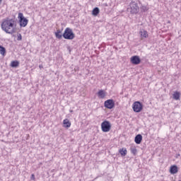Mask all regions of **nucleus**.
<instances>
[{"label":"nucleus","instance_id":"obj_1","mask_svg":"<svg viewBox=\"0 0 181 181\" xmlns=\"http://www.w3.org/2000/svg\"><path fill=\"white\" fill-rule=\"evenodd\" d=\"M17 22L16 20L13 18L4 20L1 23V29L6 33L8 35H12L15 33V30L16 29Z\"/></svg>","mask_w":181,"mask_h":181},{"label":"nucleus","instance_id":"obj_2","mask_svg":"<svg viewBox=\"0 0 181 181\" xmlns=\"http://www.w3.org/2000/svg\"><path fill=\"white\" fill-rule=\"evenodd\" d=\"M64 39H66L67 40H73L76 35L73 32V30L70 28H66L62 35Z\"/></svg>","mask_w":181,"mask_h":181},{"label":"nucleus","instance_id":"obj_3","mask_svg":"<svg viewBox=\"0 0 181 181\" xmlns=\"http://www.w3.org/2000/svg\"><path fill=\"white\" fill-rule=\"evenodd\" d=\"M18 22L21 28H25L28 25L29 21L23 16V13H19L18 16Z\"/></svg>","mask_w":181,"mask_h":181},{"label":"nucleus","instance_id":"obj_4","mask_svg":"<svg viewBox=\"0 0 181 181\" xmlns=\"http://www.w3.org/2000/svg\"><path fill=\"white\" fill-rule=\"evenodd\" d=\"M130 8H128V11L132 13H138L139 12V6H138V4L134 1H132L129 4Z\"/></svg>","mask_w":181,"mask_h":181},{"label":"nucleus","instance_id":"obj_5","mask_svg":"<svg viewBox=\"0 0 181 181\" xmlns=\"http://www.w3.org/2000/svg\"><path fill=\"white\" fill-rule=\"evenodd\" d=\"M101 128H102L103 132H110V129H111V123L105 120L103 122H102Z\"/></svg>","mask_w":181,"mask_h":181},{"label":"nucleus","instance_id":"obj_6","mask_svg":"<svg viewBox=\"0 0 181 181\" xmlns=\"http://www.w3.org/2000/svg\"><path fill=\"white\" fill-rule=\"evenodd\" d=\"M132 108L134 112H141L142 111L143 106L141 104V102L136 101L133 103Z\"/></svg>","mask_w":181,"mask_h":181},{"label":"nucleus","instance_id":"obj_7","mask_svg":"<svg viewBox=\"0 0 181 181\" xmlns=\"http://www.w3.org/2000/svg\"><path fill=\"white\" fill-rule=\"evenodd\" d=\"M115 103L112 99H109L105 101V108H108V110H112V107H115Z\"/></svg>","mask_w":181,"mask_h":181},{"label":"nucleus","instance_id":"obj_8","mask_svg":"<svg viewBox=\"0 0 181 181\" xmlns=\"http://www.w3.org/2000/svg\"><path fill=\"white\" fill-rule=\"evenodd\" d=\"M130 62L132 64H139L141 63V58L138 56H133L130 58Z\"/></svg>","mask_w":181,"mask_h":181},{"label":"nucleus","instance_id":"obj_9","mask_svg":"<svg viewBox=\"0 0 181 181\" xmlns=\"http://www.w3.org/2000/svg\"><path fill=\"white\" fill-rule=\"evenodd\" d=\"M139 34L141 36V39H142V40L146 39V37H148V31H146L144 29L140 30Z\"/></svg>","mask_w":181,"mask_h":181},{"label":"nucleus","instance_id":"obj_10","mask_svg":"<svg viewBox=\"0 0 181 181\" xmlns=\"http://www.w3.org/2000/svg\"><path fill=\"white\" fill-rule=\"evenodd\" d=\"M134 142H135L136 144H137V145H139V144H141V142H142V135H141V134H137V135L135 136Z\"/></svg>","mask_w":181,"mask_h":181},{"label":"nucleus","instance_id":"obj_11","mask_svg":"<svg viewBox=\"0 0 181 181\" xmlns=\"http://www.w3.org/2000/svg\"><path fill=\"white\" fill-rule=\"evenodd\" d=\"M63 124L64 128H70V127H71V122H70V120H69V119H64Z\"/></svg>","mask_w":181,"mask_h":181},{"label":"nucleus","instance_id":"obj_12","mask_svg":"<svg viewBox=\"0 0 181 181\" xmlns=\"http://www.w3.org/2000/svg\"><path fill=\"white\" fill-rule=\"evenodd\" d=\"M173 98L176 100H180V92H178V91L174 92V93L173 94Z\"/></svg>","mask_w":181,"mask_h":181},{"label":"nucleus","instance_id":"obj_13","mask_svg":"<svg viewBox=\"0 0 181 181\" xmlns=\"http://www.w3.org/2000/svg\"><path fill=\"white\" fill-rule=\"evenodd\" d=\"M170 172L172 175H175V173H177V166L176 165L171 166Z\"/></svg>","mask_w":181,"mask_h":181},{"label":"nucleus","instance_id":"obj_14","mask_svg":"<svg viewBox=\"0 0 181 181\" xmlns=\"http://www.w3.org/2000/svg\"><path fill=\"white\" fill-rule=\"evenodd\" d=\"M127 152L128 151H127V148H122L119 150V153H120L121 156H127Z\"/></svg>","mask_w":181,"mask_h":181},{"label":"nucleus","instance_id":"obj_15","mask_svg":"<svg viewBox=\"0 0 181 181\" xmlns=\"http://www.w3.org/2000/svg\"><path fill=\"white\" fill-rule=\"evenodd\" d=\"M98 96L99 98H104L105 97V91L100 90L98 93Z\"/></svg>","mask_w":181,"mask_h":181},{"label":"nucleus","instance_id":"obj_16","mask_svg":"<svg viewBox=\"0 0 181 181\" xmlns=\"http://www.w3.org/2000/svg\"><path fill=\"white\" fill-rule=\"evenodd\" d=\"M55 37L57 39H62V37H63V35H62V30H57V32H55Z\"/></svg>","mask_w":181,"mask_h":181},{"label":"nucleus","instance_id":"obj_17","mask_svg":"<svg viewBox=\"0 0 181 181\" xmlns=\"http://www.w3.org/2000/svg\"><path fill=\"white\" fill-rule=\"evenodd\" d=\"M0 54L3 57H5L6 54V49L3 46H0Z\"/></svg>","mask_w":181,"mask_h":181},{"label":"nucleus","instance_id":"obj_18","mask_svg":"<svg viewBox=\"0 0 181 181\" xmlns=\"http://www.w3.org/2000/svg\"><path fill=\"white\" fill-rule=\"evenodd\" d=\"M98 13H100V8H98V7L93 8L92 11V15H93V16H97Z\"/></svg>","mask_w":181,"mask_h":181},{"label":"nucleus","instance_id":"obj_19","mask_svg":"<svg viewBox=\"0 0 181 181\" xmlns=\"http://www.w3.org/2000/svg\"><path fill=\"white\" fill-rule=\"evenodd\" d=\"M130 151L132 152V153H133V155H136V147H135V146H132L130 147Z\"/></svg>","mask_w":181,"mask_h":181},{"label":"nucleus","instance_id":"obj_20","mask_svg":"<svg viewBox=\"0 0 181 181\" xmlns=\"http://www.w3.org/2000/svg\"><path fill=\"white\" fill-rule=\"evenodd\" d=\"M19 66V62L18 61H13L11 63V67H18Z\"/></svg>","mask_w":181,"mask_h":181},{"label":"nucleus","instance_id":"obj_21","mask_svg":"<svg viewBox=\"0 0 181 181\" xmlns=\"http://www.w3.org/2000/svg\"><path fill=\"white\" fill-rule=\"evenodd\" d=\"M17 40L18 41L22 40V35L21 33H18L17 35Z\"/></svg>","mask_w":181,"mask_h":181},{"label":"nucleus","instance_id":"obj_22","mask_svg":"<svg viewBox=\"0 0 181 181\" xmlns=\"http://www.w3.org/2000/svg\"><path fill=\"white\" fill-rule=\"evenodd\" d=\"M30 179H31V180H35V175L33 174L31 175Z\"/></svg>","mask_w":181,"mask_h":181},{"label":"nucleus","instance_id":"obj_23","mask_svg":"<svg viewBox=\"0 0 181 181\" xmlns=\"http://www.w3.org/2000/svg\"><path fill=\"white\" fill-rule=\"evenodd\" d=\"M142 9H143V11H146L147 10L146 6H143Z\"/></svg>","mask_w":181,"mask_h":181},{"label":"nucleus","instance_id":"obj_24","mask_svg":"<svg viewBox=\"0 0 181 181\" xmlns=\"http://www.w3.org/2000/svg\"><path fill=\"white\" fill-rule=\"evenodd\" d=\"M1 4H2V0H0V5H1Z\"/></svg>","mask_w":181,"mask_h":181},{"label":"nucleus","instance_id":"obj_25","mask_svg":"<svg viewBox=\"0 0 181 181\" xmlns=\"http://www.w3.org/2000/svg\"><path fill=\"white\" fill-rule=\"evenodd\" d=\"M39 67H40V68H42V66H39Z\"/></svg>","mask_w":181,"mask_h":181},{"label":"nucleus","instance_id":"obj_26","mask_svg":"<svg viewBox=\"0 0 181 181\" xmlns=\"http://www.w3.org/2000/svg\"><path fill=\"white\" fill-rule=\"evenodd\" d=\"M71 112H73V110H71Z\"/></svg>","mask_w":181,"mask_h":181}]
</instances>
